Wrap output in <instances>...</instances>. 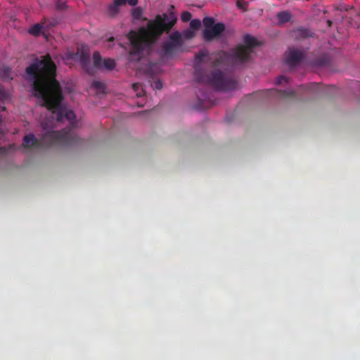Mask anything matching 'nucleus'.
Masks as SVG:
<instances>
[{"mask_svg": "<svg viewBox=\"0 0 360 360\" xmlns=\"http://www.w3.org/2000/svg\"><path fill=\"white\" fill-rule=\"evenodd\" d=\"M57 8L59 10H64L67 8V5L65 2H63L60 1H58L56 4Z\"/></svg>", "mask_w": 360, "mask_h": 360, "instance_id": "obj_23", "label": "nucleus"}, {"mask_svg": "<svg viewBox=\"0 0 360 360\" xmlns=\"http://www.w3.org/2000/svg\"><path fill=\"white\" fill-rule=\"evenodd\" d=\"M108 41H114V37H111L108 39Z\"/></svg>", "mask_w": 360, "mask_h": 360, "instance_id": "obj_29", "label": "nucleus"}, {"mask_svg": "<svg viewBox=\"0 0 360 360\" xmlns=\"http://www.w3.org/2000/svg\"><path fill=\"white\" fill-rule=\"evenodd\" d=\"M0 77L4 81L12 79L11 68L4 65L0 68Z\"/></svg>", "mask_w": 360, "mask_h": 360, "instance_id": "obj_11", "label": "nucleus"}, {"mask_svg": "<svg viewBox=\"0 0 360 360\" xmlns=\"http://www.w3.org/2000/svg\"><path fill=\"white\" fill-rule=\"evenodd\" d=\"M205 29L202 36L205 41H211L218 37L225 30V25L222 22L214 23V19L211 17H205L202 20Z\"/></svg>", "mask_w": 360, "mask_h": 360, "instance_id": "obj_7", "label": "nucleus"}, {"mask_svg": "<svg viewBox=\"0 0 360 360\" xmlns=\"http://www.w3.org/2000/svg\"><path fill=\"white\" fill-rule=\"evenodd\" d=\"M154 89H161L162 88V83L160 80H156L153 82V85Z\"/></svg>", "mask_w": 360, "mask_h": 360, "instance_id": "obj_24", "label": "nucleus"}, {"mask_svg": "<svg viewBox=\"0 0 360 360\" xmlns=\"http://www.w3.org/2000/svg\"><path fill=\"white\" fill-rule=\"evenodd\" d=\"M44 21L41 23H37L33 25L29 30V33L33 36L37 37L41 32L42 29L44 28Z\"/></svg>", "mask_w": 360, "mask_h": 360, "instance_id": "obj_12", "label": "nucleus"}, {"mask_svg": "<svg viewBox=\"0 0 360 360\" xmlns=\"http://www.w3.org/2000/svg\"><path fill=\"white\" fill-rule=\"evenodd\" d=\"M276 16L278 20V22L282 24L289 22L291 19V14L288 11L278 12Z\"/></svg>", "mask_w": 360, "mask_h": 360, "instance_id": "obj_13", "label": "nucleus"}, {"mask_svg": "<svg viewBox=\"0 0 360 360\" xmlns=\"http://www.w3.org/2000/svg\"><path fill=\"white\" fill-rule=\"evenodd\" d=\"M10 98L9 93L6 91L3 87L0 86V101L5 102Z\"/></svg>", "mask_w": 360, "mask_h": 360, "instance_id": "obj_18", "label": "nucleus"}, {"mask_svg": "<svg viewBox=\"0 0 360 360\" xmlns=\"http://www.w3.org/2000/svg\"><path fill=\"white\" fill-rule=\"evenodd\" d=\"M191 14L188 11H184L181 14V20L183 22H188L191 19Z\"/></svg>", "mask_w": 360, "mask_h": 360, "instance_id": "obj_21", "label": "nucleus"}, {"mask_svg": "<svg viewBox=\"0 0 360 360\" xmlns=\"http://www.w3.org/2000/svg\"><path fill=\"white\" fill-rule=\"evenodd\" d=\"M201 26V21L198 19L191 20L190 27L193 30H198Z\"/></svg>", "mask_w": 360, "mask_h": 360, "instance_id": "obj_20", "label": "nucleus"}, {"mask_svg": "<svg viewBox=\"0 0 360 360\" xmlns=\"http://www.w3.org/2000/svg\"><path fill=\"white\" fill-rule=\"evenodd\" d=\"M288 78L283 75L279 76L276 80L277 84H281L283 83H288Z\"/></svg>", "mask_w": 360, "mask_h": 360, "instance_id": "obj_22", "label": "nucleus"}, {"mask_svg": "<svg viewBox=\"0 0 360 360\" xmlns=\"http://www.w3.org/2000/svg\"><path fill=\"white\" fill-rule=\"evenodd\" d=\"M268 92L271 95H276L283 98L293 97L295 95V91L293 90L290 91H278L277 89H272L268 90Z\"/></svg>", "mask_w": 360, "mask_h": 360, "instance_id": "obj_10", "label": "nucleus"}, {"mask_svg": "<svg viewBox=\"0 0 360 360\" xmlns=\"http://www.w3.org/2000/svg\"><path fill=\"white\" fill-rule=\"evenodd\" d=\"M91 86L94 88L98 93L105 94V85L103 82L94 80L91 84Z\"/></svg>", "mask_w": 360, "mask_h": 360, "instance_id": "obj_15", "label": "nucleus"}, {"mask_svg": "<svg viewBox=\"0 0 360 360\" xmlns=\"http://www.w3.org/2000/svg\"><path fill=\"white\" fill-rule=\"evenodd\" d=\"M176 15L172 11L162 15H157L150 20L146 27L129 33L131 48L129 51V62H139L143 57V51L150 46L162 34L169 32L176 22Z\"/></svg>", "mask_w": 360, "mask_h": 360, "instance_id": "obj_2", "label": "nucleus"}, {"mask_svg": "<svg viewBox=\"0 0 360 360\" xmlns=\"http://www.w3.org/2000/svg\"><path fill=\"white\" fill-rule=\"evenodd\" d=\"M42 129L46 131L41 137L39 141L33 134L25 135L22 139V146L26 149L32 147H39L41 145L46 146H75L81 145L82 140L74 133L71 128H65L61 131L47 130L46 123L41 124Z\"/></svg>", "mask_w": 360, "mask_h": 360, "instance_id": "obj_3", "label": "nucleus"}, {"mask_svg": "<svg viewBox=\"0 0 360 360\" xmlns=\"http://www.w3.org/2000/svg\"><path fill=\"white\" fill-rule=\"evenodd\" d=\"M113 3L117 6L120 7L121 6L126 4V0H113Z\"/></svg>", "mask_w": 360, "mask_h": 360, "instance_id": "obj_26", "label": "nucleus"}, {"mask_svg": "<svg viewBox=\"0 0 360 360\" xmlns=\"http://www.w3.org/2000/svg\"><path fill=\"white\" fill-rule=\"evenodd\" d=\"M126 4H128L130 6H134L137 5L138 0H126Z\"/></svg>", "mask_w": 360, "mask_h": 360, "instance_id": "obj_27", "label": "nucleus"}, {"mask_svg": "<svg viewBox=\"0 0 360 360\" xmlns=\"http://www.w3.org/2000/svg\"><path fill=\"white\" fill-rule=\"evenodd\" d=\"M325 63H325V61H323V62L321 63V64H322V65H324Z\"/></svg>", "mask_w": 360, "mask_h": 360, "instance_id": "obj_30", "label": "nucleus"}, {"mask_svg": "<svg viewBox=\"0 0 360 360\" xmlns=\"http://www.w3.org/2000/svg\"><path fill=\"white\" fill-rule=\"evenodd\" d=\"M102 65H103V68H104L108 70H112L115 68L116 64L113 59L108 58V59H105L103 61Z\"/></svg>", "mask_w": 360, "mask_h": 360, "instance_id": "obj_17", "label": "nucleus"}, {"mask_svg": "<svg viewBox=\"0 0 360 360\" xmlns=\"http://www.w3.org/2000/svg\"><path fill=\"white\" fill-rule=\"evenodd\" d=\"M244 45H239L233 52V57L236 62L245 63L251 59L252 49L258 45L256 38L246 34L243 38Z\"/></svg>", "mask_w": 360, "mask_h": 360, "instance_id": "obj_5", "label": "nucleus"}, {"mask_svg": "<svg viewBox=\"0 0 360 360\" xmlns=\"http://www.w3.org/2000/svg\"><path fill=\"white\" fill-rule=\"evenodd\" d=\"M184 36L186 39H191L194 37V32L191 30H187L185 32Z\"/></svg>", "mask_w": 360, "mask_h": 360, "instance_id": "obj_25", "label": "nucleus"}, {"mask_svg": "<svg viewBox=\"0 0 360 360\" xmlns=\"http://www.w3.org/2000/svg\"><path fill=\"white\" fill-rule=\"evenodd\" d=\"M331 22L330 20L328 21V24H330Z\"/></svg>", "mask_w": 360, "mask_h": 360, "instance_id": "obj_31", "label": "nucleus"}, {"mask_svg": "<svg viewBox=\"0 0 360 360\" xmlns=\"http://www.w3.org/2000/svg\"><path fill=\"white\" fill-rule=\"evenodd\" d=\"M25 72L32 82L34 96L41 99L42 105L51 111L53 118L57 122L75 119L74 112L67 110L61 103L63 97L56 79V67L49 54L41 60L36 59Z\"/></svg>", "mask_w": 360, "mask_h": 360, "instance_id": "obj_1", "label": "nucleus"}, {"mask_svg": "<svg viewBox=\"0 0 360 360\" xmlns=\"http://www.w3.org/2000/svg\"><path fill=\"white\" fill-rule=\"evenodd\" d=\"M5 109H6L5 107L2 108V110H5Z\"/></svg>", "mask_w": 360, "mask_h": 360, "instance_id": "obj_32", "label": "nucleus"}, {"mask_svg": "<svg viewBox=\"0 0 360 360\" xmlns=\"http://www.w3.org/2000/svg\"><path fill=\"white\" fill-rule=\"evenodd\" d=\"M94 66L97 69L103 68V60L98 51H96L93 54Z\"/></svg>", "mask_w": 360, "mask_h": 360, "instance_id": "obj_14", "label": "nucleus"}, {"mask_svg": "<svg viewBox=\"0 0 360 360\" xmlns=\"http://www.w3.org/2000/svg\"><path fill=\"white\" fill-rule=\"evenodd\" d=\"M79 62L84 71L88 74H93V69L91 66L90 56L89 54L85 51H82L79 56Z\"/></svg>", "mask_w": 360, "mask_h": 360, "instance_id": "obj_9", "label": "nucleus"}, {"mask_svg": "<svg viewBox=\"0 0 360 360\" xmlns=\"http://www.w3.org/2000/svg\"><path fill=\"white\" fill-rule=\"evenodd\" d=\"M132 89H134V91L136 92V96L140 97L142 96L143 94V89L141 87V84L139 83H134L132 84Z\"/></svg>", "mask_w": 360, "mask_h": 360, "instance_id": "obj_19", "label": "nucleus"}, {"mask_svg": "<svg viewBox=\"0 0 360 360\" xmlns=\"http://www.w3.org/2000/svg\"><path fill=\"white\" fill-rule=\"evenodd\" d=\"M108 15L111 17L114 18L115 15H117V13L120 12V7L117 6L113 2L110 4L108 7Z\"/></svg>", "mask_w": 360, "mask_h": 360, "instance_id": "obj_16", "label": "nucleus"}, {"mask_svg": "<svg viewBox=\"0 0 360 360\" xmlns=\"http://www.w3.org/2000/svg\"><path fill=\"white\" fill-rule=\"evenodd\" d=\"M207 56L208 52L205 50L200 51L195 55L194 79L198 83L208 84L218 91H228L235 89L236 82L224 72L216 70L208 75L205 70L200 68V63Z\"/></svg>", "mask_w": 360, "mask_h": 360, "instance_id": "obj_4", "label": "nucleus"}, {"mask_svg": "<svg viewBox=\"0 0 360 360\" xmlns=\"http://www.w3.org/2000/svg\"><path fill=\"white\" fill-rule=\"evenodd\" d=\"M240 2H241V0H238V1H237V6H238V7H241V4H240Z\"/></svg>", "mask_w": 360, "mask_h": 360, "instance_id": "obj_28", "label": "nucleus"}, {"mask_svg": "<svg viewBox=\"0 0 360 360\" xmlns=\"http://www.w3.org/2000/svg\"><path fill=\"white\" fill-rule=\"evenodd\" d=\"M285 55V63L290 67L297 65L304 57V51L295 48L289 49Z\"/></svg>", "mask_w": 360, "mask_h": 360, "instance_id": "obj_8", "label": "nucleus"}, {"mask_svg": "<svg viewBox=\"0 0 360 360\" xmlns=\"http://www.w3.org/2000/svg\"><path fill=\"white\" fill-rule=\"evenodd\" d=\"M183 39L181 34L178 32L172 33L168 40L162 44V55L165 57L172 58L182 51Z\"/></svg>", "mask_w": 360, "mask_h": 360, "instance_id": "obj_6", "label": "nucleus"}]
</instances>
